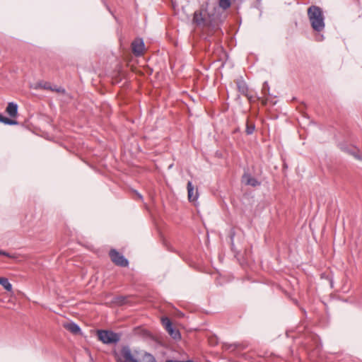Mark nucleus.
Wrapping results in <instances>:
<instances>
[{"label": "nucleus", "mask_w": 362, "mask_h": 362, "mask_svg": "<svg viewBox=\"0 0 362 362\" xmlns=\"http://www.w3.org/2000/svg\"><path fill=\"white\" fill-rule=\"evenodd\" d=\"M188 199L190 202H194L198 199L199 193L197 189H194V186L191 181L187 182Z\"/></svg>", "instance_id": "nucleus-7"}, {"label": "nucleus", "mask_w": 362, "mask_h": 362, "mask_svg": "<svg viewBox=\"0 0 362 362\" xmlns=\"http://www.w3.org/2000/svg\"><path fill=\"white\" fill-rule=\"evenodd\" d=\"M224 346H225L226 349L230 350V351H233V350H235V349H238V348L241 349H245V346H243L242 344H240L239 343H235V344H225Z\"/></svg>", "instance_id": "nucleus-16"}, {"label": "nucleus", "mask_w": 362, "mask_h": 362, "mask_svg": "<svg viewBox=\"0 0 362 362\" xmlns=\"http://www.w3.org/2000/svg\"><path fill=\"white\" fill-rule=\"evenodd\" d=\"M243 178L247 185L257 187L261 185L260 182H259L256 178L252 177L250 174H244Z\"/></svg>", "instance_id": "nucleus-9"}, {"label": "nucleus", "mask_w": 362, "mask_h": 362, "mask_svg": "<svg viewBox=\"0 0 362 362\" xmlns=\"http://www.w3.org/2000/svg\"><path fill=\"white\" fill-rule=\"evenodd\" d=\"M138 362H156L155 357L148 353H144Z\"/></svg>", "instance_id": "nucleus-13"}, {"label": "nucleus", "mask_w": 362, "mask_h": 362, "mask_svg": "<svg viewBox=\"0 0 362 362\" xmlns=\"http://www.w3.org/2000/svg\"><path fill=\"white\" fill-rule=\"evenodd\" d=\"M166 331L174 339H180V337H181L179 330L177 329H175L173 327H171Z\"/></svg>", "instance_id": "nucleus-14"}, {"label": "nucleus", "mask_w": 362, "mask_h": 362, "mask_svg": "<svg viewBox=\"0 0 362 362\" xmlns=\"http://www.w3.org/2000/svg\"><path fill=\"white\" fill-rule=\"evenodd\" d=\"M0 122H2L5 124H8V125H16L18 124L17 121H16L14 119H9L6 117H4L1 114H0Z\"/></svg>", "instance_id": "nucleus-15"}, {"label": "nucleus", "mask_w": 362, "mask_h": 362, "mask_svg": "<svg viewBox=\"0 0 362 362\" xmlns=\"http://www.w3.org/2000/svg\"><path fill=\"white\" fill-rule=\"evenodd\" d=\"M49 90H51L52 92L61 93L63 94L66 93V90L64 88H62V86H57L56 85H54V86L52 85V89H49Z\"/></svg>", "instance_id": "nucleus-21"}, {"label": "nucleus", "mask_w": 362, "mask_h": 362, "mask_svg": "<svg viewBox=\"0 0 362 362\" xmlns=\"http://www.w3.org/2000/svg\"><path fill=\"white\" fill-rule=\"evenodd\" d=\"M132 50L136 57L143 54L144 50V42L141 38H136L132 42Z\"/></svg>", "instance_id": "nucleus-6"}, {"label": "nucleus", "mask_w": 362, "mask_h": 362, "mask_svg": "<svg viewBox=\"0 0 362 362\" xmlns=\"http://www.w3.org/2000/svg\"><path fill=\"white\" fill-rule=\"evenodd\" d=\"M109 255L112 262L119 267H126L129 264L128 260L115 249L110 250Z\"/></svg>", "instance_id": "nucleus-5"}, {"label": "nucleus", "mask_w": 362, "mask_h": 362, "mask_svg": "<svg viewBox=\"0 0 362 362\" xmlns=\"http://www.w3.org/2000/svg\"><path fill=\"white\" fill-rule=\"evenodd\" d=\"M236 83H237L238 91L242 95L249 97V95H248L249 89H248V86L246 84V83L243 80H238Z\"/></svg>", "instance_id": "nucleus-10"}, {"label": "nucleus", "mask_w": 362, "mask_h": 362, "mask_svg": "<svg viewBox=\"0 0 362 362\" xmlns=\"http://www.w3.org/2000/svg\"><path fill=\"white\" fill-rule=\"evenodd\" d=\"M219 7L223 10H226L230 8L231 5V0H218Z\"/></svg>", "instance_id": "nucleus-17"}, {"label": "nucleus", "mask_w": 362, "mask_h": 362, "mask_svg": "<svg viewBox=\"0 0 362 362\" xmlns=\"http://www.w3.org/2000/svg\"><path fill=\"white\" fill-rule=\"evenodd\" d=\"M308 17L314 31L320 33L325 29V16L321 8L317 6H310L308 8Z\"/></svg>", "instance_id": "nucleus-2"}, {"label": "nucleus", "mask_w": 362, "mask_h": 362, "mask_svg": "<svg viewBox=\"0 0 362 362\" xmlns=\"http://www.w3.org/2000/svg\"><path fill=\"white\" fill-rule=\"evenodd\" d=\"M0 255L6 256V257H10V258H14L15 257L13 255L9 254L7 252L3 251L1 250H0Z\"/></svg>", "instance_id": "nucleus-22"}, {"label": "nucleus", "mask_w": 362, "mask_h": 362, "mask_svg": "<svg viewBox=\"0 0 362 362\" xmlns=\"http://www.w3.org/2000/svg\"><path fill=\"white\" fill-rule=\"evenodd\" d=\"M64 327L74 334H77L81 332L80 327L76 323L73 322L64 324Z\"/></svg>", "instance_id": "nucleus-11"}, {"label": "nucleus", "mask_w": 362, "mask_h": 362, "mask_svg": "<svg viewBox=\"0 0 362 362\" xmlns=\"http://www.w3.org/2000/svg\"><path fill=\"white\" fill-rule=\"evenodd\" d=\"M165 362H193L191 360L185 361H175V360H167Z\"/></svg>", "instance_id": "nucleus-23"}, {"label": "nucleus", "mask_w": 362, "mask_h": 362, "mask_svg": "<svg viewBox=\"0 0 362 362\" xmlns=\"http://www.w3.org/2000/svg\"><path fill=\"white\" fill-rule=\"evenodd\" d=\"M18 104L13 102H10L8 103V105L6 108V112L11 117H16L18 115Z\"/></svg>", "instance_id": "nucleus-8"}, {"label": "nucleus", "mask_w": 362, "mask_h": 362, "mask_svg": "<svg viewBox=\"0 0 362 362\" xmlns=\"http://www.w3.org/2000/svg\"><path fill=\"white\" fill-rule=\"evenodd\" d=\"M320 37V39H319V40H322L323 35H321Z\"/></svg>", "instance_id": "nucleus-25"}, {"label": "nucleus", "mask_w": 362, "mask_h": 362, "mask_svg": "<svg viewBox=\"0 0 362 362\" xmlns=\"http://www.w3.org/2000/svg\"><path fill=\"white\" fill-rule=\"evenodd\" d=\"M138 197H139V198L141 200H142V199H143V197H142V195H141V194H138Z\"/></svg>", "instance_id": "nucleus-24"}, {"label": "nucleus", "mask_w": 362, "mask_h": 362, "mask_svg": "<svg viewBox=\"0 0 362 362\" xmlns=\"http://www.w3.org/2000/svg\"><path fill=\"white\" fill-rule=\"evenodd\" d=\"M0 285H1L7 291L12 290V284L6 277H0Z\"/></svg>", "instance_id": "nucleus-12"}, {"label": "nucleus", "mask_w": 362, "mask_h": 362, "mask_svg": "<svg viewBox=\"0 0 362 362\" xmlns=\"http://www.w3.org/2000/svg\"><path fill=\"white\" fill-rule=\"evenodd\" d=\"M255 129V126L253 123H250L248 120L246 124V133L248 135L252 134Z\"/></svg>", "instance_id": "nucleus-19"}, {"label": "nucleus", "mask_w": 362, "mask_h": 362, "mask_svg": "<svg viewBox=\"0 0 362 362\" xmlns=\"http://www.w3.org/2000/svg\"><path fill=\"white\" fill-rule=\"evenodd\" d=\"M98 339L105 344H115L120 341L121 334L111 330L98 329L97 331Z\"/></svg>", "instance_id": "nucleus-3"}, {"label": "nucleus", "mask_w": 362, "mask_h": 362, "mask_svg": "<svg viewBox=\"0 0 362 362\" xmlns=\"http://www.w3.org/2000/svg\"><path fill=\"white\" fill-rule=\"evenodd\" d=\"M161 322H162V325L164 326L165 330H167L169 328H170L171 327H173L172 322L168 317H162Z\"/></svg>", "instance_id": "nucleus-18"}, {"label": "nucleus", "mask_w": 362, "mask_h": 362, "mask_svg": "<svg viewBox=\"0 0 362 362\" xmlns=\"http://www.w3.org/2000/svg\"><path fill=\"white\" fill-rule=\"evenodd\" d=\"M37 87L49 90V89H52V84L49 82L41 81L37 83Z\"/></svg>", "instance_id": "nucleus-20"}, {"label": "nucleus", "mask_w": 362, "mask_h": 362, "mask_svg": "<svg viewBox=\"0 0 362 362\" xmlns=\"http://www.w3.org/2000/svg\"><path fill=\"white\" fill-rule=\"evenodd\" d=\"M113 354L117 362H138L127 346H124L119 351L115 350Z\"/></svg>", "instance_id": "nucleus-4"}, {"label": "nucleus", "mask_w": 362, "mask_h": 362, "mask_svg": "<svg viewBox=\"0 0 362 362\" xmlns=\"http://www.w3.org/2000/svg\"><path fill=\"white\" fill-rule=\"evenodd\" d=\"M208 8L209 2L203 3L200 8L194 11L192 23L202 29V32L206 34V37H210L219 28L216 23L215 14L209 12Z\"/></svg>", "instance_id": "nucleus-1"}]
</instances>
